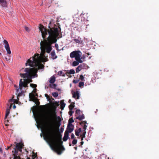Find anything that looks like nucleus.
<instances>
[{
  "mask_svg": "<svg viewBox=\"0 0 159 159\" xmlns=\"http://www.w3.org/2000/svg\"><path fill=\"white\" fill-rule=\"evenodd\" d=\"M57 24H58L59 26L54 24L52 25L51 22H50L48 29L42 25H39V30L41 33L43 39V40L41 41L40 43L41 53L43 54L36 53L33 57L30 58L34 57L35 55L38 54L40 56L41 60L40 64H42L41 62L43 60L44 54L45 52L49 53L51 51L52 49V44L57 42V38L61 32L60 25L59 23H57Z\"/></svg>",
  "mask_w": 159,
  "mask_h": 159,
  "instance_id": "obj_1",
  "label": "nucleus"
},
{
  "mask_svg": "<svg viewBox=\"0 0 159 159\" xmlns=\"http://www.w3.org/2000/svg\"><path fill=\"white\" fill-rule=\"evenodd\" d=\"M44 139L48 143L51 149L58 154H61L65 149L62 145V135L60 133L57 134L55 128L50 123L44 129Z\"/></svg>",
  "mask_w": 159,
  "mask_h": 159,
  "instance_id": "obj_2",
  "label": "nucleus"
},
{
  "mask_svg": "<svg viewBox=\"0 0 159 159\" xmlns=\"http://www.w3.org/2000/svg\"><path fill=\"white\" fill-rule=\"evenodd\" d=\"M41 59L40 56L38 54L35 55V57L32 58L28 59L25 63V66H29L31 67H38L36 68H26L25 69V73H20V76L24 78H28L29 83L32 82V75L33 74L37 72L38 70L43 68L44 66L40 64V62Z\"/></svg>",
  "mask_w": 159,
  "mask_h": 159,
  "instance_id": "obj_3",
  "label": "nucleus"
},
{
  "mask_svg": "<svg viewBox=\"0 0 159 159\" xmlns=\"http://www.w3.org/2000/svg\"><path fill=\"white\" fill-rule=\"evenodd\" d=\"M15 146L12 151V155L14 156L13 159H24L21 158L20 156L22 153V149L23 148L24 145L20 143L15 142Z\"/></svg>",
  "mask_w": 159,
  "mask_h": 159,
  "instance_id": "obj_4",
  "label": "nucleus"
},
{
  "mask_svg": "<svg viewBox=\"0 0 159 159\" xmlns=\"http://www.w3.org/2000/svg\"><path fill=\"white\" fill-rule=\"evenodd\" d=\"M82 55L81 52L79 50L73 51L70 54V57L71 58H75V60L79 62L80 63H82L83 61L81 60L80 58Z\"/></svg>",
  "mask_w": 159,
  "mask_h": 159,
  "instance_id": "obj_5",
  "label": "nucleus"
},
{
  "mask_svg": "<svg viewBox=\"0 0 159 159\" xmlns=\"http://www.w3.org/2000/svg\"><path fill=\"white\" fill-rule=\"evenodd\" d=\"M53 107V111L52 112V114L51 116H50V117L48 119V121L49 123H51V122H52V120H53V117H56V109L57 108L55 106V105L54 106H52Z\"/></svg>",
  "mask_w": 159,
  "mask_h": 159,
  "instance_id": "obj_6",
  "label": "nucleus"
},
{
  "mask_svg": "<svg viewBox=\"0 0 159 159\" xmlns=\"http://www.w3.org/2000/svg\"><path fill=\"white\" fill-rule=\"evenodd\" d=\"M3 42L5 44L4 47L7 50V53L8 54H10L11 53V51L7 41L6 40L4 39L3 41Z\"/></svg>",
  "mask_w": 159,
  "mask_h": 159,
  "instance_id": "obj_7",
  "label": "nucleus"
},
{
  "mask_svg": "<svg viewBox=\"0 0 159 159\" xmlns=\"http://www.w3.org/2000/svg\"><path fill=\"white\" fill-rule=\"evenodd\" d=\"M23 87H28V84L23 83L22 79H21L20 80L19 82V89L20 91L22 90Z\"/></svg>",
  "mask_w": 159,
  "mask_h": 159,
  "instance_id": "obj_8",
  "label": "nucleus"
},
{
  "mask_svg": "<svg viewBox=\"0 0 159 159\" xmlns=\"http://www.w3.org/2000/svg\"><path fill=\"white\" fill-rule=\"evenodd\" d=\"M74 129V125H68L66 130L71 133Z\"/></svg>",
  "mask_w": 159,
  "mask_h": 159,
  "instance_id": "obj_9",
  "label": "nucleus"
},
{
  "mask_svg": "<svg viewBox=\"0 0 159 159\" xmlns=\"http://www.w3.org/2000/svg\"><path fill=\"white\" fill-rule=\"evenodd\" d=\"M51 57L53 60L55 59L57 57V56L56 55L54 51H53L51 52Z\"/></svg>",
  "mask_w": 159,
  "mask_h": 159,
  "instance_id": "obj_10",
  "label": "nucleus"
},
{
  "mask_svg": "<svg viewBox=\"0 0 159 159\" xmlns=\"http://www.w3.org/2000/svg\"><path fill=\"white\" fill-rule=\"evenodd\" d=\"M0 4L2 7H6L7 4L6 0H0Z\"/></svg>",
  "mask_w": 159,
  "mask_h": 159,
  "instance_id": "obj_11",
  "label": "nucleus"
},
{
  "mask_svg": "<svg viewBox=\"0 0 159 159\" xmlns=\"http://www.w3.org/2000/svg\"><path fill=\"white\" fill-rule=\"evenodd\" d=\"M72 97L74 98H76L77 97V99H79L80 96L78 91H76L75 92H74L73 94Z\"/></svg>",
  "mask_w": 159,
  "mask_h": 159,
  "instance_id": "obj_12",
  "label": "nucleus"
},
{
  "mask_svg": "<svg viewBox=\"0 0 159 159\" xmlns=\"http://www.w3.org/2000/svg\"><path fill=\"white\" fill-rule=\"evenodd\" d=\"M79 39H73L75 43H77L81 44L82 43L83 41L81 40V39L79 37L78 38Z\"/></svg>",
  "mask_w": 159,
  "mask_h": 159,
  "instance_id": "obj_13",
  "label": "nucleus"
},
{
  "mask_svg": "<svg viewBox=\"0 0 159 159\" xmlns=\"http://www.w3.org/2000/svg\"><path fill=\"white\" fill-rule=\"evenodd\" d=\"M82 129L81 128H79L78 129H76L75 130V134L77 136H79L80 135V133L81 132Z\"/></svg>",
  "mask_w": 159,
  "mask_h": 159,
  "instance_id": "obj_14",
  "label": "nucleus"
},
{
  "mask_svg": "<svg viewBox=\"0 0 159 159\" xmlns=\"http://www.w3.org/2000/svg\"><path fill=\"white\" fill-rule=\"evenodd\" d=\"M83 68V65H80L78 66L77 68L76 69V71L77 73L79 71H80Z\"/></svg>",
  "mask_w": 159,
  "mask_h": 159,
  "instance_id": "obj_15",
  "label": "nucleus"
},
{
  "mask_svg": "<svg viewBox=\"0 0 159 159\" xmlns=\"http://www.w3.org/2000/svg\"><path fill=\"white\" fill-rule=\"evenodd\" d=\"M60 104L61 108V110H63L66 105L65 103L64 102V101L63 100H61V101Z\"/></svg>",
  "mask_w": 159,
  "mask_h": 159,
  "instance_id": "obj_16",
  "label": "nucleus"
},
{
  "mask_svg": "<svg viewBox=\"0 0 159 159\" xmlns=\"http://www.w3.org/2000/svg\"><path fill=\"white\" fill-rule=\"evenodd\" d=\"M75 73V71L73 69L70 70L69 72H67L66 73V74L68 76V74H74Z\"/></svg>",
  "mask_w": 159,
  "mask_h": 159,
  "instance_id": "obj_17",
  "label": "nucleus"
},
{
  "mask_svg": "<svg viewBox=\"0 0 159 159\" xmlns=\"http://www.w3.org/2000/svg\"><path fill=\"white\" fill-rule=\"evenodd\" d=\"M55 80H56L55 77L54 76H52L51 78L49 80V82L50 83L53 84V83H54V82H55Z\"/></svg>",
  "mask_w": 159,
  "mask_h": 159,
  "instance_id": "obj_18",
  "label": "nucleus"
},
{
  "mask_svg": "<svg viewBox=\"0 0 159 159\" xmlns=\"http://www.w3.org/2000/svg\"><path fill=\"white\" fill-rule=\"evenodd\" d=\"M84 114H83L82 115H79L77 117H76V119H78L80 120H81L83 119H84Z\"/></svg>",
  "mask_w": 159,
  "mask_h": 159,
  "instance_id": "obj_19",
  "label": "nucleus"
},
{
  "mask_svg": "<svg viewBox=\"0 0 159 159\" xmlns=\"http://www.w3.org/2000/svg\"><path fill=\"white\" fill-rule=\"evenodd\" d=\"M79 62L77 61H74L73 62L72 65L73 66H76L79 65Z\"/></svg>",
  "mask_w": 159,
  "mask_h": 159,
  "instance_id": "obj_20",
  "label": "nucleus"
},
{
  "mask_svg": "<svg viewBox=\"0 0 159 159\" xmlns=\"http://www.w3.org/2000/svg\"><path fill=\"white\" fill-rule=\"evenodd\" d=\"M74 122V120L72 118H71L69 119L68 125H72V123Z\"/></svg>",
  "mask_w": 159,
  "mask_h": 159,
  "instance_id": "obj_21",
  "label": "nucleus"
},
{
  "mask_svg": "<svg viewBox=\"0 0 159 159\" xmlns=\"http://www.w3.org/2000/svg\"><path fill=\"white\" fill-rule=\"evenodd\" d=\"M22 82L23 83L28 84L29 83V80L28 78H25V79L22 80Z\"/></svg>",
  "mask_w": 159,
  "mask_h": 159,
  "instance_id": "obj_22",
  "label": "nucleus"
},
{
  "mask_svg": "<svg viewBox=\"0 0 159 159\" xmlns=\"http://www.w3.org/2000/svg\"><path fill=\"white\" fill-rule=\"evenodd\" d=\"M55 105V107H58L59 105V104L58 103V102H53L52 103V106H54Z\"/></svg>",
  "mask_w": 159,
  "mask_h": 159,
  "instance_id": "obj_23",
  "label": "nucleus"
},
{
  "mask_svg": "<svg viewBox=\"0 0 159 159\" xmlns=\"http://www.w3.org/2000/svg\"><path fill=\"white\" fill-rule=\"evenodd\" d=\"M10 102L17 103L18 101L15 99H13V98H12L10 100Z\"/></svg>",
  "mask_w": 159,
  "mask_h": 159,
  "instance_id": "obj_24",
  "label": "nucleus"
},
{
  "mask_svg": "<svg viewBox=\"0 0 159 159\" xmlns=\"http://www.w3.org/2000/svg\"><path fill=\"white\" fill-rule=\"evenodd\" d=\"M10 113V110L9 109H7L5 115V119L7 118Z\"/></svg>",
  "mask_w": 159,
  "mask_h": 159,
  "instance_id": "obj_25",
  "label": "nucleus"
},
{
  "mask_svg": "<svg viewBox=\"0 0 159 159\" xmlns=\"http://www.w3.org/2000/svg\"><path fill=\"white\" fill-rule=\"evenodd\" d=\"M52 95L55 98L57 97L58 96V94L57 92H54L52 93Z\"/></svg>",
  "mask_w": 159,
  "mask_h": 159,
  "instance_id": "obj_26",
  "label": "nucleus"
},
{
  "mask_svg": "<svg viewBox=\"0 0 159 159\" xmlns=\"http://www.w3.org/2000/svg\"><path fill=\"white\" fill-rule=\"evenodd\" d=\"M75 106L72 104H70L69 107L70 110H72L74 107Z\"/></svg>",
  "mask_w": 159,
  "mask_h": 159,
  "instance_id": "obj_27",
  "label": "nucleus"
},
{
  "mask_svg": "<svg viewBox=\"0 0 159 159\" xmlns=\"http://www.w3.org/2000/svg\"><path fill=\"white\" fill-rule=\"evenodd\" d=\"M84 85V82H80L79 83V86L80 88L83 87Z\"/></svg>",
  "mask_w": 159,
  "mask_h": 159,
  "instance_id": "obj_28",
  "label": "nucleus"
},
{
  "mask_svg": "<svg viewBox=\"0 0 159 159\" xmlns=\"http://www.w3.org/2000/svg\"><path fill=\"white\" fill-rule=\"evenodd\" d=\"M69 138V137H68L67 136L64 135L63 139V141H66Z\"/></svg>",
  "mask_w": 159,
  "mask_h": 159,
  "instance_id": "obj_29",
  "label": "nucleus"
},
{
  "mask_svg": "<svg viewBox=\"0 0 159 159\" xmlns=\"http://www.w3.org/2000/svg\"><path fill=\"white\" fill-rule=\"evenodd\" d=\"M32 157L33 158H34V159L37 158L38 157H37V154L36 153L35 154V153L34 152H33V155H32Z\"/></svg>",
  "mask_w": 159,
  "mask_h": 159,
  "instance_id": "obj_30",
  "label": "nucleus"
},
{
  "mask_svg": "<svg viewBox=\"0 0 159 159\" xmlns=\"http://www.w3.org/2000/svg\"><path fill=\"white\" fill-rule=\"evenodd\" d=\"M49 86L52 89L55 88V87H56L57 86V85L55 84H53L52 85L50 84L49 85Z\"/></svg>",
  "mask_w": 159,
  "mask_h": 159,
  "instance_id": "obj_31",
  "label": "nucleus"
},
{
  "mask_svg": "<svg viewBox=\"0 0 159 159\" xmlns=\"http://www.w3.org/2000/svg\"><path fill=\"white\" fill-rule=\"evenodd\" d=\"M62 73L63 72L62 71H60L58 72V74L60 75H62V76H65V74H62Z\"/></svg>",
  "mask_w": 159,
  "mask_h": 159,
  "instance_id": "obj_32",
  "label": "nucleus"
},
{
  "mask_svg": "<svg viewBox=\"0 0 159 159\" xmlns=\"http://www.w3.org/2000/svg\"><path fill=\"white\" fill-rule=\"evenodd\" d=\"M35 104L37 105H39L40 104V102L39 101L38 99L35 98Z\"/></svg>",
  "mask_w": 159,
  "mask_h": 159,
  "instance_id": "obj_33",
  "label": "nucleus"
},
{
  "mask_svg": "<svg viewBox=\"0 0 159 159\" xmlns=\"http://www.w3.org/2000/svg\"><path fill=\"white\" fill-rule=\"evenodd\" d=\"M30 86L33 88H35L37 87V85L34 84H30Z\"/></svg>",
  "mask_w": 159,
  "mask_h": 159,
  "instance_id": "obj_34",
  "label": "nucleus"
},
{
  "mask_svg": "<svg viewBox=\"0 0 159 159\" xmlns=\"http://www.w3.org/2000/svg\"><path fill=\"white\" fill-rule=\"evenodd\" d=\"M86 131H83V134L80 135L81 137H82V138H84L85 137V134H86Z\"/></svg>",
  "mask_w": 159,
  "mask_h": 159,
  "instance_id": "obj_35",
  "label": "nucleus"
},
{
  "mask_svg": "<svg viewBox=\"0 0 159 159\" xmlns=\"http://www.w3.org/2000/svg\"><path fill=\"white\" fill-rule=\"evenodd\" d=\"M36 115L37 117L39 118H40L41 117V115L40 113L39 112H37L36 113Z\"/></svg>",
  "mask_w": 159,
  "mask_h": 159,
  "instance_id": "obj_36",
  "label": "nucleus"
},
{
  "mask_svg": "<svg viewBox=\"0 0 159 159\" xmlns=\"http://www.w3.org/2000/svg\"><path fill=\"white\" fill-rule=\"evenodd\" d=\"M77 142V140L76 139H74L72 141V143L73 145L76 144Z\"/></svg>",
  "mask_w": 159,
  "mask_h": 159,
  "instance_id": "obj_37",
  "label": "nucleus"
},
{
  "mask_svg": "<svg viewBox=\"0 0 159 159\" xmlns=\"http://www.w3.org/2000/svg\"><path fill=\"white\" fill-rule=\"evenodd\" d=\"M87 127V126L86 125V124L84 125L83 126V131H86V129Z\"/></svg>",
  "mask_w": 159,
  "mask_h": 159,
  "instance_id": "obj_38",
  "label": "nucleus"
},
{
  "mask_svg": "<svg viewBox=\"0 0 159 159\" xmlns=\"http://www.w3.org/2000/svg\"><path fill=\"white\" fill-rule=\"evenodd\" d=\"M70 133L68 131L66 130L65 132L64 135L69 137V133Z\"/></svg>",
  "mask_w": 159,
  "mask_h": 159,
  "instance_id": "obj_39",
  "label": "nucleus"
},
{
  "mask_svg": "<svg viewBox=\"0 0 159 159\" xmlns=\"http://www.w3.org/2000/svg\"><path fill=\"white\" fill-rule=\"evenodd\" d=\"M80 110H76L75 111V114L79 115L80 114Z\"/></svg>",
  "mask_w": 159,
  "mask_h": 159,
  "instance_id": "obj_40",
  "label": "nucleus"
},
{
  "mask_svg": "<svg viewBox=\"0 0 159 159\" xmlns=\"http://www.w3.org/2000/svg\"><path fill=\"white\" fill-rule=\"evenodd\" d=\"M84 77L82 75H80V79L81 81H84Z\"/></svg>",
  "mask_w": 159,
  "mask_h": 159,
  "instance_id": "obj_41",
  "label": "nucleus"
},
{
  "mask_svg": "<svg viewBox=\"0 0 159 159\" xmlns=\"http://www.w3.org/2000/svg\"><path fill=\"white\" fill-rule=\"evenodd\" d=\"M79 81L80 80H73V83L74 84H76L78 83Z\"/></svg>",
  "mask_w": 159,
  "mask_h": 159,
  "instance_id": "obj_42",
  "label": "nucleus"
},
{
  "mask_svg": "<svg viewBox=\"0 0 159 159\" xmlns=\"http://www.w3.org/2000/svg\"><path fill=\"white\" fill-rule=\"evenodd\" d=\"M80 124L81 125V124H84V125L86 124V125L87 124V121L85 120V121H82L80 123Z\"/></svg>",
  "mask_w": 159,
  "mask_h": 159,
  "instance_id": "obj_43",
  "label": "nucleus"
},
{
  "mask_svg": "<svg viewBox=\"0 0 159 159\" xmlns=\"http://www.w3.org/2000/svg\"><path fill=\"white\" fill-rule=\"evenodd\" d=\"M45 97H46L47 98V99L48 100H50V98H49V96L47 94H45Z\"/></svg>",
  "mask_w": 159,
  "mask_h": 159,
  "instance_id": "obj_44",
  "label": "nucleus"
},
{
  "mask_svg": "<svg viewBox=\"0 0 159 159\" xmlns=\"http://www.w3.org/2000/svg\"><path fill=\"white\" fill-rule=\"evenodd\" d=\"M73 112H74L72 110H70V111L69 112V114L70 116H71Z\"/></svg>",
  "mask_w": 159,
  "mask_h": 159,
  "instance_id": "obj_45",
  "label": "nucleus"
},
{
  "mask_svg": "<svg viewBox=\"0 0 159 159\" xmlns=\"http://www.w3.org/2000/svg\"><path fill=\"white\" fill-rule=\"evenodd\" d=\"M25 30L27 31V32H29L30 31V29H29V28H28V27H25Z\"/></svg>",
  "mask_w": 159,
  "mask_h": 159,
  "instance_id": "obj_46",
  "label": "nucleus"
},
{
  "mask_svg": "<svg viewBox=\"0 0 159 159\" xmlns=\"http://www.w3.org/2000/svg\"><path fill=\"white\" fill-rule=\"evenodd\" d=\"M75 135L73 133H72L71 134V139H74L75 138Z\"/></svg>",
  "mask_w": 159,
  "mask_h": 159,
  "instance_id": "obj_47",
  "label": "nucleus"
},
{
  "mask_svg": "<svg viewBox=\"0 0 159 159\" xmlns=\"http://www.w3.org/2000/svg\"><path fill=\"white\" fill-rule=\"evenodd\" d=\"M55 47L56 48L57 50H58V45L56 43L55 44Z\"/></svg>",
  "mask_w": 159,
  "mask_h": 159,
  "instance_id": "obj_48",
  "label": "nucleus"
},
{
  "mask_svg": "<svg viewBox=\"0 0 159 159\" xmlns=\"http://www.w3.org/2000/svg\"><path fill=\"white\" fill-rule=\"evenodd\" d=\"M14 87H16V92L17 93H18L19 92V89H20L19 88L18 89V87L16 86V85H14Z\"/></svg>",
  "mask_w": 159,
  "mask_h": 159,
  "instance_id": "obj_49",
  "label": "nucleus"
},
{
  "mask_svg": "<svg viewBox=\"0 0 159 159\" xmlns=\"http://www.w3.org/2000/svg\"><path fill=\"white\" fill-rule=\"evenodd\" d=\"M12 145H11V146H9V147H7V148H6V149L7 150L8 149L10 148L11 149V147H12Z\"/></svg>",
  "mask_w": 159,
  "mask_h": 159,
  "instance_id": "obj_50",
  "label": "nucleus"
},
{
  "mask_svg": "<svg viewBox=\"0 0 159 159\" xmlns=\"http://www.w3.org/2000/svg\"><path fill=\"white\" fill-rule=\"evenodd\" d=\"M22 94V93L21 92V93H18V95L17 96V98L18 99V96H21Z\"/></svg>",
  "mask_w": 159,
  "mask_h": 159,
  "instance_id": "obj_51",
  "label": "nucleus"
},
{
  "mask_svg": "<svg viewBox=\"0 0 159 159\" xmlns=\"http://www.w3.org/2000/svg\"><path fill=\"white\" fill-rule=\"evenodd\" d=\"M80 143L81 144H80V145L79 146H80V147H82V145L84 144V142H83V141H81V142H80Z\"/></svg>",
  "mask_w": 159,
  "mask_h": 159,
  "instance_id": "obj_52",
  "label": "nucleus"
},
{
  "mask_svg": "<svg viewBox=\"0 0 159 159\" xmlns=\"http://www.w3.org/2000/svg\"><path fill=\"white\" fill-rule=\"evenodd\" d=\"M63 130H64V129L62 128H61V132H63Z\"/></svg>",
  "mask_w": 159,
  "mask_h": 159,
  "instance_id": "obj_53",
  "label": "nucleus"
},
{
  "mask_svg": "<svg viewBox=\"0 0 159 159\" xmlns=\"http://www.w3.org/2000/svg\"><path fill=\"white\" fill-rule=\"evenodd\" d=\"M0 152L2 153H3L2 150L1 148H0Z\"/></svg>",
  "mask_w": 159,
  "mask_h": 159,
  "instance_id": "obj_54",
  "label": "nucleus"
},
{
  "mask_svg": "<svg viewBox=\"0 0 159 159\" xmlns=\"http://www.w3.org/2000/svg\"><path fill=\"white\" fill-rule=\"evenodd\" d=\"M5 59H6V60L7 61H8L10 60L9 58L8 59L7 57H5Z\"/></svg>",
  "mask_w": 159,
  "mask_h": 159,
  "instance_id": "obj_55",
  "label": "nucleus"
},
{
  "mask_svg": "<svg viewBox=\"0 0 159 159\" xmlns=\"http://www.w3.org/2000/svg\"><path fill=\"white\" fill-rule=\"evenodd\" d=\"M57 118L58 119L60 120V121H61V118L59 116H58L57 117Z\"/></svg>",
  "mask_w": 159,
  "mask_h": 159,
  "instance_id": "obj_56",
  "label": "nucleus"
},
{
  "mask_svg": "<svg viewBox=\"0 0 159 159\" xmlns=\"http://www.w3.org/2000/svg\"><path fill=\"white\" fill-rule=\"evenodd\" d=\"M16 107L15 105H14L13 106V108L14 109H15Z\"/></svg>",
  "mask_w": 159,
  "mask_h": 159,
  "instance_id": "obj_57",
  "label": "nucleus"
},
{
  "mask_svg": "<svg viewBox=\"0 0 159 159\" xmlns=\"http://www.w3.org/2000/svg\"><path fill=\"white\" fill-rule=\"evenodd\" d=\"M3 156L4 157H6V154H5V152L4 153V154H3Z\"/></svg>",
  "mask_w": 159,
  "mask_h": 159,
  "instance_id": "obj_58",
  "label": "nucleus"
},
{
  "mask_svg": "<svg viewBox=\"0 0 159 159\" xmlns=\"http://www.w3.org/2000/svg\"><path fill=\"white\" fill-rule=\"evenodd\" d=\"M26 157H27V159H30L29 157H28V156H27V155H26Z\"/></svg>",
  "mask_w": 159,
  "mask_h": 159,
  "instance_id": "obj_59",
  "label": "nucleus"
},
{
  "mask_svg": "<svg viewBox=\"0 0 159 159\" xmlns=\"http://www.w3.org/2000/svg\"><path fill=\"white\" fill-rule=\"evenodd\" d=\"M68 102H69V103H70V102H71V100H70V99L69 100V101H68Z\"/></svg>",
  "mask_w": 159,
  "mask_h": 159,
  "instance_id": "obj_60",
  "label": "nucleus"
},
{
  "mask_svg": "<svg viewBox=\"0 0 159 159\" xmlns=\"http://www.w3.org/2000/svg\"><path fill=\"white\" fill-rule=\"evenodd\" d=\"M84 138H82V137H81V140L82 141L83 140Z\"/></svg>",
  "mask_w": 159,
  "mask_h": 159,
  "instance_id": "obj_61",
  "label": "nucleus"
},
{
  "mask_svg": "<svg viewBox=\"0 0 159 159\" xmlns=\"http://www.w3.org/2000/svg\"><path fill=\"white\" fill-rule=\"evenodd\" d=\"M69 143V146H71V143Z\"/></svg>",
  "mask_w": 159,
  "mask_h": 159,
  "instance_id": "obj_62",
  "label": "nucleus"
},
{
  "mask_svg": "<svg viewBox=\"0 0 159 159\" xmlns=\"http://www.w3.org/2000/svg\"><path fill=\"white\" fill-rule=\"evenodd\" d=\"M87 54L88 55H89H89H90V54H89V52H88V53H87Z\"/></svg>",
  "mask_w": 159,
  "mask_h": 159,
  "instance_id": "obj_63",
  "label": "nucleus"
},
{
  "mask_svg": "<svg viewBox=\"0 0 159 159\" xmlns=\"http://www.w3.org/2000/svg\"><path fill=\"white\" fill-rule=\"evenodd\" d=\"M75 150H77V147H75Z\"/></svg>",
  "mask_w": 159,
  "mask_h": 159,
  "instance_id": "obj_64",
  "label": "nucleus"
}]
</instances>
